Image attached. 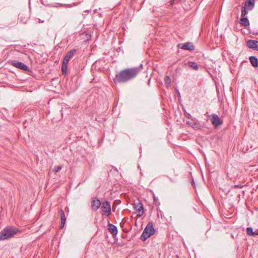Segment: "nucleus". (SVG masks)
Returning a JSON list of instances; mask_svg holds the SVG:
<instances>
[{
    "instance_id": "obj_6",
    "label": "nucleus",
    "mask_w": 258,
    "mask_h": 258,
    "mask_svg": "<svg viewBox=\"0 0 258 258\" xmlns=\"http://www.w3.org/2000/svg\"><path fill=\"white\" fill-rule=\"evenodd\" d=\"M209 118L212 123V124L215 127L218 126L219 125L222 124V120L220 119L219 116L215 113L212 114L210 116Z\"/></svg>"
},
{
    "instance_id": "obj_13",
    "label": "nucleus",
    "mask_w": 258,
    "mask_h": 258,
    "mask_svg": "<svg viewBox=\"0 0 258 258\" xmlns=\"http://www.w3.org/2000/svg\"><path fill=\"white\" fill-rule=\"evenodd\" d=\"M108 229L109 232L111 233L113 236L116 235L118 232L116 226L110 223L108 225Z\"/></svg>"
},
{
    "instance_id": "obj_20",
    "label": "nucleus",
    "mask_w": 258,
    "mask_h": 258,
    "mask_svg": "<svg viewBox=\"0 0 258 258\" xmlns=\"http://www.w3.org/2000/svg\"><path fill=\"white\" fill-rule=\"evenodd\" d=\"M165 83L167 87L170 85L171 83V80L170 77L168 76H166L165 77Z\"/></svg>"
},
{
    "instance_id": "obj_31",
    "label": "nucleus",
    "mask_w": 258,
    "mask_h": 258,
    "mask_svg": "<svg viewBox=\"0 0 258 258\" xmlns=\"http://www.w3.org/2000/svg\"><path fill=\"white\" fill-rule=\"evenodd\" d=\"M21 17H22V16H21V15H19V18H20V19H21Z\"/></svg>"
},
{
    "instance_id": "obj_26",
    "label": "nucleus",
    "mask_w": 258,
    "mask_h": 258,
    "mask_svg": "<svg viewBox=\"0 0 258 258\" xmlns=\"http://www.w3.org/2000/svg\"><path fill=\"white\" fill-rule=\"evenodd\" d=\"M256 235H258V229H256L254 231V236H256Z\"/></svg>"
},
{
    "instance_id": "obj_12",
    "label": "nucleus",
    "mask_w": 258,
    "mask_h": 258,
    "mask_svg": "<svg viewBox=\"0 0 258 258\" xmlns=\"http://www.w3.org/2000/svg\"><path fill=\"white\" fill-rule=\"evenodd\" d=\"M246 44L249 48L258 51V41L249 40L247 41Z\"/></svg>"
},
{
    "instance_id": "obj_9",
    "label": "nucleus",
    "mask_w": 258,
    "mask_h": 258,
    "mask_svg": "<svg viewBox=\"0 0 258 258\" xmlns=\"http://www.w3.org/2000/svg\"><path fill=\"white\" fill-rule=\"evenodd\" d=\"M11 64L12 66L24 71H28L29 70L28 66L22 62L12 60L11 61Z\"/></svg>"
},
{
    "instance_id": "obj_17",
    "label": "nucleus",
    "mask_w": 258,
    "mask_h": 258,
    "mask_svg": "<svg viewBox=\"0 0 258 258\" xmlns=\"http://www.w3.org/2000/svg\"><path fill=\"white\" fill-rule=\"evenodd\" d=\"M246 231L248 236H254V231L251 227H247Z\"/></svg>"
},
{
    "instance_id": "obj_7",
    "label": "nucleus",
    "mask_w": 258,
    "mask_h": 258,
    "mask_svg": "<svg viewBox=\"0 0 258 258\" xmlns=\"http://www.w3.org/2000/svg\"><path fill=\"white\" fill-rule=\"evenodd\" d=\"M178 47L184 49V50H194L195 49V46L191 42H185L183 43H179L177 45Z\"/></svg>"
},
{
    "instance_id": "obj_27",
    "label": "nucleus",
    "mask_w": 258,
    "mask_h": 258,
    "mask_svg": "<svg viewBox=\"0 0 258 258\" xmlns=\"http://www.w3.org/2000/svg\"><path fill=\"white\" fill-rule=\"evenodd\" d=\"M186 117L188 118H191V115L189 113H187L186 115Z\"/></svg>"
},
{
    "instance_id": "obj_3",
    "label": "nucleus",
    "mask_w": 258,
    "mask_h": 258,
    "mask_svg": "<svg viewBox=\"0 0 258 258\" xmlns=\"http://www.w3.org/2000/svg\"><path fill=\"white\" fill-rule=\"evenodd\" d=\"M76 52V49H73L67 52L66 54L61 65V72L63 75L67 73L68 64L69 61L73 57Z\"/></svg>"
},
{
    "instance_id": "obj_32",
    "label": "nucleus",
    "mask_w": 258,
    "mask_h": 258,
    "mask_svg": "<svg viewBox=\"0 0 258 258\" xmlns=\"http://www.w3.org/2000/svg\"><path fill=\"white\" fill-rule=\"evenodd\" d=\"M235 186H236V187H240V186H238V185H235Z\"/></svg>"
},
{
    "instance_id": "obj_4",
    "label": "nucleus",
    "mask_w": 258,
    "mask_h": 258,
    "mask_svg": "<svg viewBox=\"0 0 258 258\" xmlns=\"http://www.w3.org/2000/svg\"><path fill=\"white\" fill-rule=\"evenodd\" d=\"M155 233V229L152 223H148L146 228L144 229L143 233L141 235V239L143 241H145L148 238L150 237Z\"/></svg>"
},
{
    "instance_id": "obj_1",
    "label": "nucleus",
    "mask_w": 258,
    "mask_h": 258,
    "mask_svg": "<svg viewBox=\"0 0 258 258\" xmlns=\"http://www.w3.org/2000/svg\"><path fill=\"white\" fill-rule=\"evenodd\" d=\"M143 67L141 64L138 67L132 68L130 69H126L120 71L118 74H116L114 79L115 84L125 83L134 78L142 71Z\"/></svg>"
},
{
    "instance_id": "obj_2",
    "label": "nucleus",
    "mask_w": 258,
    "mask_h": 258,
    "mask_svg": "<svg viewBox=\"0 0 258 258\" xmlns=\"http://www.w3.org/2000/svg\"><path fill=\"white\" fill-rule=\"evenodd\" d=\"M19 232V229L13 226H8L0 232V240H5L13 237Z\"/></svg>"
},
{
    "instance_id": "obj_18",
    "label": "nucleus",
    "mask_w": 258,
    "mask_h": 258,
    "mask_svg": "<svg viewBox=\"0 0 258 258\" xmlns=\"http://www.w3.org/2000/svg\"><path fill=\"white\" fill-rule=\"evenodd\" d=\"M189 66L195 70H197L199 69L198 65L197 64V63L196 62H195L189 61Z\"/></svg>"
},
{
    "instance_id": "obj_28",
    "label": "nucleus",
    "mask_w": 258,
    "mask_h": 258,
    "mask_svg": "<svg viewBox=\"0 0 258 258\" xmlns=\"http://www.w3.org/2000/svg\"><path fill=\"white\" fill-rule=\"evenodd\" d=\"M176 93L177 94L178 96H180V93L178 90H177Z\"/></svg>"
},
{
    "instance_id": "obj_33",
    "label": "nucleus",
    "mask_w": 258,
    "mask_h": 258,
    "mask_svg": "<svg viewBox=\"0 0 258 258\" xmlns=\"http://www.w3.org/2000/svg\"><path fill=\"white\" fill-rule=\"evenodd\" d=\"M22 21V22H23L24 23H25L26 22V21Z\"/></svg>"
},
{
    "instance_id": "obj_30",
    "label": "nucleus",
    "mask_w": 258,
    "mask_h": 258,
    "mask_svg": "<svg viewBox=\"0 0 258 258\" xmlns=\"http://www.w3.org/2000/svg\"><path fill=\"white\" fill-rule=\"evenodd\" d=\"M39 21H41V22H44V21H43H43H41L40 19H39Z\"/></svg>"
},
{
    "instance_id": "obj_16",
    "label": "nucleus",
    "mask_w": 258,
    "mask_h": 258,
    "mask_svg": "<svg viewBox=\"0 0 258 258\" xmlns=\"http://www.w3.org/2000/svg\"><path fill=\"white\" fill-rule=\"evenodd\" d=\"M240 24L242 25L246 26L249 25V22L247 17H241L240 19Z\"/></svg>"
},
{
    "instance_id": "obj_5",
    "label": "nucleus",
    "mask_w": 258,
    "mask_h": 258,
    "mask_svg": "<svg viewBox=\"0 0 258 258\" xmlns=\"http://www.w3.org/2000/svg\"><path fill=\"white\" fill-rule=\"evenodd\" d=\"M102 214L103 215L109 216L111 212V206L109 202L105 201L103 202L101 207Z\"/></svg>"
},
{
    "instance_id": "obj_19",
    "label": "nucleus",
    "mask_w": 258,
    "mask_h": 258,
    "mask_svg": "<svg viewBox=\"0 0 258 258\" xmlns=\"http://www.w3.org/2000/svg\"><path fill=\"white\" fill-rule=\"evenodd\" d=\"M245 7L242 6L241 8V17H245L247 14V11Z\"/></svg>"
},
{
    "instance_id": "obj_29",
    "label": "nucleus",
    "mask_w": 258,
    "mask_h": 258,
    "mask_svg": "<svg viewBox=\"0 0 258 258\" xmlns=\"http://www.w3.org/2000/svg\"><path fill=\"white\" fill-rule=\"evenodd\" d=\"M175 0H171V4L172 5H173L174 4V2Z\"/></svg>"
},
{
    "instance_id": "obj_15",
    "label": "nucleus",
    "mask_w": 258,
    "mask_h": 258,
    "mask_svg": "<svg viewBox=\"0 0 258 258\" xmlns=\"http://www.w3.org/2000/svg\"><path fill=\"white\" fill-rule=\"evenodd\" d=\"M249 59L251 65L254 67H258V59L256 57L254 56H251L249 57Z\"/></svg>"
},
{
    "instance_id": "obj_25",
    "label": "nucleus",
    "mask_w": 258,
    "mask_h": 258,
    "mask_svg": "<svg viewBox=\"0 0 258 258\" xmlns=\"http://www.w3.org/2000/svg\"><path fill=\"white\" fill-rule=\"evenodd\" d=\"M65 223H66V221H61V225L60 226V229H62L63 227V226L65 225Z\"/></svg>"
},
{
    "instance_id": "obj_21",
    "label": "nucleus",
    "mask_w": 258,
    "mask_h": 258,
    "mask_svg": "<svg viewBox=\"0 0 258 258\" xmlns=\"http://www.w3.org/2000/svg\"><path fill=\"white\" fill-rule=\"evenodd\" d=\"M60 218H61V221H66V219L65 217V214L62 210H60Z\"/></svg>"
},
{
    "instance_id": "obj_22",
    "label": "nucleus",
    "mask_w": 258,
    "mask_h": 258,
    "mask_svg": "<svg viewBox=\"0 0 258 258\" xmlns=\"http://www.w3.org/2000/svg\"><path fill=\"white\" fill-rule=\"evenodd\" d=\"M61 169H62L61 166H56L53 168V171L55 172V173H57L58 171H59Z\"/></svg>"
},
{
    "instance_id": "obj_14",
    "label": "nucleus",
    "mask_w": 258,
    "mask_h": 258,
    "mask_svg": "<svg viewBox=\"0 0 258 258\" xmlns=\"http://www.w3.org/2000/svg\"><path fill=\"white\" fill-rule=\"evenodd\" d=\"M254 6V0H247L245 2V7L248 10H251Z\"/></svg>"
},
{
    "instance_id": "obj_23",
    "label": "nucleus",
    "mask_w": 258,
    "mask_h": 258,
    "mask_svg": "<svg viewBox=\"0 0 258 258\" xmlns=\"http://www.w3.org/2000/svg\"><path fill=\"white\" fill-rule=\"evenodd\" d=\"M81 34H82V35L85 34L86 36V37L87 38V40H88L90 39V38L91 37L90 33H81Z\"/></svg>"
},
{
    "instance_id": "obj_11",
    "label": "nucleus",
    "mask_w": 258,
    "mask_h": 258,
    "mask_svg": "<svg viewBox=\"0 0 258 258\" xmlns=\"http://www.w3.org/2000/svg\"><path fill=\"white\" fill-rule=\"evenodd\" d=\"M186 124L195 130H198L201 127L200 122L195 118H191V120L187 121Z\"/></svg>"
},
{
    "instance_id": "obj_8",
    "label": "nucleus",
    "mask_w": 258,
    "mask_h": 258,
    "mask_svg": "<svg viewBox=\"0 0 258 258\" xmlns=\"http://www.w3.org/2000/svg\"><path fill=\"white\" fill-rule=\"evenodd\" d=\"M101 203L100 200L97 198H93L91 200V209L92 210L96 211L101 206Z\"/></svg>"
},
{
    "instance_id": "obj_24",
    "label": "nucleus",
    "mask_w": 258,
    "mask_h": 258,
    "mask_svg": "<svg viewBox=\"0 0 258 258\" xmlns=\"http://www.w3.org/2000/svg\"><path fill=\"white\" fill-rule=\"evenodd\" d=\"M65 223H66V221H61V225L60 226V229H62L63 227V226L65 225Z\"/></svg>"
},
{
    "instance_id": "obj_10",
    "label": "nucleus",
    "mask_w": 258,
    "mask_h": 258,
    "mask_svg": "<svg viewBox=\"0 0 258 258\" xmlns=\"http://www.w3.org/2000/svg\"><path fill=\"white\" fill-rule=\"evenodd\" d=\"M134 208L137 211L139 212V214L138 215V217H141L143 215L144 213V206L142 202L139 201L134 203Z\"/></svg>"
}]
</instances>
